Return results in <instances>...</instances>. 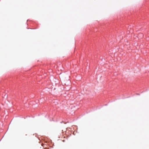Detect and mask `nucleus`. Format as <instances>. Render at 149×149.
Wrapping results in <instances>:
<instances>
[{
    "mask_svg": "<svg viewBox=\"0 0 149 149\" xmlns=\"http://www.w3.org/2000/svg\"><path fill=\"white\" fill-rule=\"evenodd\" d=\"M7 95H6L4 96V97H5V98H6V97H7Z\"/></svg>",
    "mask_w": 149,
    "mask_h": 149,
    "instance_id": "1",
    "label": "nucleus"
}]
</instances>
